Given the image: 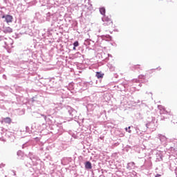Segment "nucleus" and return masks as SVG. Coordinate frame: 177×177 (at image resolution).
Wrapping results in <instances>:
<instances>
[{
	"label": "nucleus",
	"instance_id": "1",
	"mask_svg": "<svg viewBox=\"0 0 177 177\" xmlns=\"http://www.w3.org/2000/svg\"><path fill=\"white\" fill-rule=\"evenodd\" d=\"M63 110L68 113L70 118H75V117H77V111L73 107L66 105L63 107Z\"/></svg>",
	"mask_w": 177,
	"mask_h": 177
},
{
	"label": "nucleus",
	"instance_id": "2",
	"mask_svg": "<svg viewBox=\"0 0 177 177\" xmlns=\"http://www.w3.org/2000/svg\"><path fill=\"white\" fill-rule=\"evenodd\" d=\"M5 39L4 41V48L6 49H12L13 48V39L12 38L6 39L2 36H0V40Z\"/></svg>",
	"mask_w": 177,
	"mask_h": 177
},
{
	"label": "nucleus",
	"instance_id": "3",
	"mask_svg": "<svg viewBox=\"0 0 177 177\" xmlns=\"http://www.w3.org/2000/svg\"><path fill=\"white\" fill-rule=\"evenodd\" d=\"M46 21H50L51 22V27H53L55 26V23L57 21V17H56V15L51 14L50 12H48L46 14Z\"/></svg>",
	"mask_w": 177,
	"mask_h": 177
},
{
	"label": "nucleus",
	"instance_id": "4",
	"mask_svg": "<svg viewBox=\"0 0 177 177\" xmlns=\"http://www.w3.org/2000/svg\"><path fill=\"white\" fill-rule=\"evenodd\" d=\"M9 131H6V129L3 127H0V140H5V136L6 138H8L9 135Z\"/></svg>",
	"mask_w": 177,
	"mask_h": 177
},
{
	"label": "nucleus",
	"instance_id": "5",
	"mask_svg": "<svg viewBox=\"0 0 177 177\" xmlns=\"http://www.w3.org/2000/svg\"><path fill=\"white\" fill-rule=\"evenodd\" d=\"M35 19L38 21V23H45V18L42 17L39 12L35 13Z\"/></svg>",
	"mask_w": 177,
	"mask_h": 177
},
{
	"label": "nucleus",
	"instance_id": "6",
	"mask_svg": "<svg viewBox=\"0 0 177 177\" xmlns=\"http://www.w3.org/2000/svg\"><path fill=\"white\" fill-rule=\"evenodd\" d=\"M102 20V21H105V23H104V26H110V24H113V21H111V19L106 15H104Z\"/></svg>",
	"mask_w": 177,
	"mask_h": 177
},
{
	"label": "nucleus",
	"instance_id": "7",
	"mask_svg": "<svg viewBox=\"0 0 177 177\" xmlns=\"http://www.w3.org/2000/svg\"><path fill=\"white\" fill-rule=\"evenodd\" d=\"M118 88L119 91L122 92V91H126L127 90V88H128V84H127V82L124 81L122 83L119 84L118 85Z\"/></svg>",
	"mask_w": 177,
	"mask_h": 177
},
{
	"label": "nucleus",
	"instance_id": "8",
	"mask_svg": "<svg viewBox=\"0 0 177 177\" xmlns=\"http://www.w3.org/2000/svg\"><path fill=\"white\" fill-rule=\"evenodd\" d=\"M51 31H52V29H50V28H49L47 30V31H46V29H44L42 32H41L42 37H44V38H48V37H50Z\"/></svg>",
	"mask_w": 177,
	"mask_h": 177
},
{
	"label": "nucleus",
	"instance_id": "9",
	"mask_svg": "<svg viewBox=\"0 0 177 177\" xmlns=\"http://www.w3.org/2000/svg\"><path fill=\"white\" fill-rule=\"evenodd\" d=\"M71 161H73V158L71 157L64 158L63 159H62L61 163L62 164V165H67L70 164Z\"/></svg>",
	"mask_w": 177,
	"mask_h": 177
},
{
	"label": "nucleus",
	"instance_id": "10",
	"mask_svg": "<svg viewBox=\"0 0 177 177\" xmlns=\"http://www.w3.org/2000/svg\"><path fill=\"white\" fill-rule=\"evenodd\" d=\"M126 168L128 171H132V169H136V165L134 162H130L127 163Z\"/></svg>",
	"mask_w": 177,
	"mask_h": 177
},
{
	"label": "nucleus",
	"instance_id": "11",
	"mask_svg": "<svg viewBox=\"0 0 177 177\" xmlns=\"http://www.w3.org/2000/svg\"><path fill=\"white\" fill-rule=\"evenodd\" d=\"M2 19H5L6 23H12L13 17L12 15H6L2 17Z\"/></svg>",
	"mask_w": 177,
	"mask_h": 177
},
{
	"label": "nucleus",
	"instance_id": "12",
	"mask_svg": "<svg viewBox=\"0 0 177 177\" xmlns=\"http://www.w3.org/2000/svg\"><path fill=\"white\" fill-rule=\"evenodd\" d=\"M98 39H102L104 41H111V36L109 35H101L98 37Z\"/></svg>",
	"mask_w": 177,
	"mask_h": 177
},
{
	"label": "nucleus",
	"instance_id": "13",
	"mask_svg": "<svg viewBox=\"0 0 177 177\" xmlns=\"http://www.w3.org/2000/svg\"><path fill=\"white\" fill-rule=\"evenodd\" d=\"M158 139H159L161 142V143H167V137L162 134H158Z\"/></svg>",
	"mask_w": 177,
	"mask_h": 177
},
{
	"label": "nucleus",
	"instance_id": "14",
	"mask_svg": "<svg viewBox=\"0 0 177 177\" xmlns=\"http://www.w3.org/2000/svg\"><path fill=\"white\" fill-rule=\"evenodd\" d=\"M2 31L4 34H10L11 32H13V29L10 27H3Z\"/></svg>",
	"mask_w": 177,
	"mask_h": 177
},
{
	"label": "nucleus",
	"instance_id": "15",
	"mask_svg": "<svg viewBox=\"0 0 177 177\" xmlns=\"http://www.w3.org/2000/svg\"><path fill=\"white\" fill-rule=\"evenodd\" d=\"M158 108L160 110V114H168V111L165 110V107L162 106V105L158 106Z\"/></svg>",
	"mask_w": 177,
	"mask_h": 177
},
{
	"label": "nucleus",
	"instance_id": "16",
	"mask_svg": "<svg viewBox=\"0 0 177 177\" xmlns=\"http://www.w3.org/2000/svg\"><path fill=\"white\" fill-rule=\"evenodd\" d=\"M3 122L5 124H12V118L7 117V118H3V120H1V124H3Z\"/></svg>",
	"mask_w": 177,
	"mask_h": 177
},
{
	"label": "nucleus",
	"instance_id": "17",
	"mask_svg": "<svg viewBox=\"0 0 177 177\" xmlns=\"http://www.w3.org/2000/svg\"><path fill=\"white\" fill-rule=\"evenodd\" d=\"M28 157H29L30 160L32 161V160H38V157L37 156L34 155L33 153L29 152L28 154Z\"/></svg>",
	"mask_w": 177,
	"mask_h": 177
},
{
	"label": "nucleus",
	"instance_id": "18",
	"mask_svg": "<svg viewBox=\"0 0 177 177\" xmlns=\"http://www.w3.org/2000/svg\"><path fill=\"white\" fill-rule=\"evenodd\" d=\"M84 167H85L86 169H92V163H91L90 161H86L84 163Z\"/></svg>",
	"mask_w": 177,
	"mask_h": 177
},
{
	"label": "nucleus",
	"instance_id": "19",
	"mask_svg": "<svg viewBox=\"0 0 177 177\" xmlns=\"http://www.w3.org/2000/svg\"><path fill=\"white\" fill-rule=\"evenodd\" d=\"M104 74H103L102 72H96L95 77L98 78V80H100L101 78H103Z\"/></svg>",
	"mask_w": 177,
	"mask_h": 177
},
{
	"label": "nucleus",
	"instance_id": "20",
	"mask_svg": "<svg viewBox=\"0 0 177 177\" xmlns=\"http://www.w3.org/2000/svg\"><path fill=\"white\" fill-rule=\"evenodd\" d=\"M153 125H154V122L151 121L146 124V127L151 129V128H153Z\"/></svg>",
	"mask_w": 177,
	"mask_h": 177
},
{
	"label": "nucleus",
	"instance_id": "21",
	"mask_svg": "<svg viewBox=\"0 0 177 177\" xmlns=\"http://www.w3.org/2000/svg\"><path fill=\"white\" fill-rule=\"evenodd\" d=\"M157 161H162V154L161 153H156Z\"/></svg>",
	"mask_w": 177,
	"mask_h": 177
},
{
	"label": "nucleus",
	"instance_id": "22",
	"mask_svg": "<svg viewBox=\"0 0 177 177\" xmlns=\"http://www.w3.org/2000/svg\"><path fill=\"white\" fill-rule=\"evenodd\" d=\"M100 13L102 15V16L106 15V8L104 7L100 8Z\"/></svg>",
	"mask_w": 177,
	"mask_h": 177
},
{
	"label": "nucleus",
	"instance_id": "23",
	"mask_svg": "<svg viewBox=\"0 0 177 177\" xmlns=\"http://www.w3.org/2000/svg\"><path fill=\"white\" fill-rule=\"evenodd\" d=\"M169 151H170V153H171V156H174V154L175 153V151H176V149L171 147L169 148Z\"/></svg>",
	"mask_w": 177,
	"mask_h": 177
},
{
	"label": "nucleus",
	"instance_id": "24",
	"mask_svg": "<svg viewBox=\"0 0 177 177\" xmlns=\"http://www.w3.org/2000/svg\"><path fill=\"white\" fill-rule=\"evenodd\" d=\"M58 132V135H62V133H63V132H64V129H63V127H58L57 129Z\"/></svg>",
	"mask_w": 177,
	"mask_h": 177
},
{
	"label": "nucleus",
	"instance_id": "25",
	"mask_svg": "<svg viewBox=\"0 0 177 177\" xmlns=\"http://www.w3.org/2000/svg\"><path fill=\"white\" fill-rule=\"evenodd\" d=\"M24 154V153L21 151H18L17 153V156H18V157H23Z\"/></svg>",
	"mask_w": 177,
	"mask_h": 177
},
{
	"label": "nucleus",
	"instance_id": "26",
	"mask_svg": "<svg viewBox=\"0 0 177 177\" xmlns=\"http://www.w3.org/2000/svg\"><path fill=\"white\" fill-rule=\"evenodd\" d=\"M81 56H82V55L80 52L75 54V57H81Z\"/></svg>",
	"mask_w": 177,
	"mask_h": 177
},
{
	"label": "nucleus",
	"instance_id": "27",
	"mask_svg": "<svg viewBox=\"0 0 177 177\" xmlns=\"http://www.w3.org/2000/svg\"><path fill=\"white\" fill-rule=\"evenodd\" d=\"M73 46L75 47H77V46H80V43L78 42V41H76L73 43Z\"/></svg>",
	"mask_w": 177,
	"mask_h": 177
},
{
	"label": "nucleus",
	"instance_id": "28",
	"mask_svg": "<svg viewBox=\"0 0 177 177\" xmlns=\"http://www.w3.org/2000/svg\"><path fill=\"white\" fill-rule=\"evenodd\" d=\"M125 131H126L127 132H129V133H131V132H132V131H131V127H126V128H125Z\"/></svg>",
	"mask_w": 177,
	"mask_h": 177
},
{
	"label": "nucleus",
	"instance_id": "29",
	"mask_svg": "<svg viewBox=\"0 0 177 177\" xmlns=\"http://www.w3.org/2000/svg\"><path fill=\"white\" fill-rule=\"evenodd\" d=\"M132 176H136L138 175V173L135 171H132V172L130 173Z\"/></svg>",
	"mask_w": 177,
	"mask_h": 177
},
{
	"label": "nucleus",
	"instance_id": "30",
	"mask_svg": "<svg viewBox=\"0 0 177 177\" xmlns=\"http://www.w3.org/2000/svg\"><path fill=\"white\" fill-rule=\"evenodd\" d=\"M56 2H64V1H66V2H70V0H55Z\"/></svg>",
	"mask_w": 177,
	"mask_h": 177
},
{
	"label": "nucleus",
	"instance_id": "31",
	"mask_svg": "<svg viewBox=\"0 0 177 177\" xmlns=\"http://www.w3.org/2000/svg\"><path fill=\"white\" fill-rule=\"evenodd\" d=\"M26 147H28V143H25L22 145V149H26Z\"/></svg>",
	"mask_w": 177,
	"mask_h": 177
},
{
	"label": "nucleus",
	"instance_id": "32",
	"mask_svg": "<svg viewBox=\"0 0 177 177\" xmlns=\"http://www.w3.org/2000/svg\"><path fill=\"white\" fill-rule=\"evenodd\" d=\"M138 78H139L140 80H145V75H140L138 76Z\"/></svg>",
	"mask_w": 177,
	"mask_h": 177
},
{
	"label": "nucleus",
	"instance_id": "33",
	"mask_svg": "<svg viewBox=\"0 0 177 177\" xmlns=\"http://www.w3.org/2000/svg\"><path fill=\"white\" fill-rule=\"evenodd\" d=\"M132 82H133V84H135V82H136V83H138V82H139V80H138V79H133V80H132Z\"/></svg>",
	"mask_w": 177,
	"mask_h": 177
},
{
	"label": "nucleus",
	"instance_id": "34",
	"mask_svg": "<svg viewBox=\"0 0 177 177\" xmlns=\"http://www.w3.org/2000/svg\"><path fill=\"white\" fill-rule=\"evenodd\" d=\"M80 1V3L82 5H84L85 3V2H86V0H79Z\"/></svg>",
	"mask_w": 177,
	"mask_h": 177
},
{
	"label": "nucleus",
	"instance_id": "35",
	"mask_svg": "<svg viewBox=\"0 0 177 177\" xmlns=\"http://www.w3.org/2000/svg\"><path fill=\"white\" fill-rule=\"evenodd\" d=\"M5 71V69H3L2 67H0V74H2Z\"/></svg>",
	"mask_w": 177,
	"mask_h": 177
},
{
	"label": "nucleus",
	"instance_id": "36",
	"mask_svg": "<svg viewBox=\"0 0 177 177\" xmlns=\"http://www.w3.org/2000/svg\"><path fill=\"white\" fill-rule=\"evenodd\" d=\"M41 117H44L45 121H46V118H47L46 115H45L44 114H41Z\"/></svg>",
	"mask_w": 177,
	"mask_h": 177
},
{
	"label": "nucleus",
	"instance_id": "37",
	"mask_svg": "<svg viewBox=\"0 0 177 177\" xmlns=\"http://www.w3.org/2000/svg\"><path fill=\"white\" fill-rule=\"evenodd\" d=\"M26 132H30V127H26Z\"/></svg>",
	"mask_w": 177,
	"mask_h": 177
},
{
	"label": "nucleus",
	"instance_id": "38",
	"mask_svg": "<svg viewBox=\"0 0 177 177\" xmlns=\"http://www.w3.org/2000/svg\"><path fill=\"white\" fill-rule=\"evenodd\" d=\"M3 167H5V164L3 163L0 164V168H3Z\"/></svg>",
	"mask_w": 177,
	"mask_h": 177
},
{
	"label": "nucleus",
	"instance_id": "39",
	"mask_svg": "<svg viewBox=\"0 0 177 177\" xmlns=\"http://www.w3.org/2000/svg\"><path fill=\"white\" fill-rule=\"evenodd\" d=\"M136 133L139 135V128H136Z\"/></svg>",
	"mask_w": 177,
	"mask_h": 177
},
{
	"label": "nucleus",
	"instance_id": "40",
	"mask_svg": "<svg viewBox=\"0 0 177 177\" xmlns=\"http://www.w3.org/2000/svg\"><path fill=\"white\" fill-rule=\"evenodd\" d=\"M35 99H37V97H33L32 98V102H35Z\"/></svg>",
	"mask_w": 177,
	"mask_h": 177
},
{
	"label": "nucleus",
	"instance_id": "41",
	"mask_svg": "<svg viewBox=\"0 0 177 177\" xmlns=\"http://www.w3.org/2000/svg\"><path fill=\"white\" fill-rule=\"evenodd\" d=\"M3 80H6V75H3Z\"/></svg>",
	"mask_w": 177,
	"mask_h": 177
},
{
	"label": "nucleus",
	"instance_id": "42",
	"mask_svg": "<svg viewBox=\"0 0 177 177\" xmlns=\"http://www.w3.org/2000/svg\"><path fill=\"white\" fill-rule=\"evenodd\" d=\"M160 176H161V174H156V175L155 176V177H160Z\"/></svg>",
	"mask_w": 177,
	"mask_h": 177
},
{
	"label": "nucleus",
	"instance_id": "43",
	"mask_svg": "<svg viewBox=\"0 0 177 177\" xmlns=\"http://www.w3.org/2000/svg\"><path fill=\"white\" fill-rule=\"evenodd\" d=\"M76 48H77V47H75V46H73V50H76V49H77Z\"/></svg>",
	"mask_w": 177,
	"mask_h": 177
},
{
	"label": "nucleus",
	"instance_id": "44",
	"mask_svg": "<svg viewBox=\"0 0 177 177\" xmlns=\"http://www.w3.org/2000/svg\"><path fill=\"white\" fill-rule=\"evenodd\" d=\"M138 67H139V65H136V66H134V68H138Z\"/></svg>",
	"mask_w": 177,
	"mask_h": 177
},
{
	"label": "nucleus",
	"instance_id": "45",
	"mask_svg": "<svg viewBox=\"0 0 177 177\" xmlns=\"http://www.w3.org/2000/svg\"><path fill=\"white\" fill-rule=\"evenodd\" d=\"M12 173L14 174V176H16V172H15V171H12Z\"/></svg>",
	"mask_w": 177,
	"mask_h": 177
},
{
	"label": "nucleus",
	"instance_id": "46",
	"mask_svg": "<svg viewBox=\"0 0 177 177\" xmlns=\"http://www.w3.org/2000/svg\"><path fill=\"white\" fill-rule=\"evenodd\" d=\"M110 70H111V71H113L114 68H111Z\"/></svg>",
	"mask_w": 177,
	"mask_h": 177
},
{
	"label": "nucleus",
	"instance_id": "47",
	"mask_svg": "<svg viewBox=\"0 0 177 177\" xmlns=\"http://www.w3.org/2000/svg\"><path fill=\"white\" fill-rule=\"evenodd\" d=\"M175 162H177V158L174 159Z\"/></svg>",
	"mask_w": 177,
	"mask_h": 177
},
{
	"label": "nucleus",
	"instance_id": "48",
	"mask_svg": "<svg viewBox=\"0 0 177 177\" xmlns=\"http://www.w3.org/2000/svg\"><path fill=\"white\" fill-rule=\"evenodd\" d=\"M172 177H177V174L176 173V174L174 176H173Z\"/></svg>",
	"mask_w": 177,
	"mask_h": 177
},
{
	"label": "nucleus",
	"instance_id": "49",
	"mask_svg": "<svg viewBox=\"0 0 177 177\" xmlns=\"http://www.w3.org/2000/svg\"><path fill=\"white\" fill-rule=\"evenodd\" d=\"M100 139H101V140H103V137H100Z\"/></svg>",
	"mask_w": 177,
	"mask_h": 177
},
{
	"label": "nucleus",
	"instance_id": "50",
	"mask_svg": "<svg viewBox=\"0 0 177 177\" xmlns=\"http://www.w3.org/2000/svg\"><path fill=\"white\" fill-rule=\"evenodd\" d=\"M175 172L177 174V167L176 168Z\"/></svg>",
	"mask_w": 177,
	"mask_h": 177
},
{
	"label": "nucleus",
	"instance_id": "51",
	"mask_svg": "<svg viewBox=\"0 0 177 177\" xmlns=\"http://www.w3.org/2000/svg\"><path fill=\"white\" fill-rule=\"evenodd\" d=\"M108 56H109V57H111V55H110V54H108Z\"/></svg>",
	"mask_w": 177,
	"mask_h": 177
},
{
	"label": "nucleus",
	"instance_id": "52",
	"mask_svg": "<svg viewBox=\"0 0 177 177\" xmlns=\"http://www.w3.org/2000/svg\"><path fill=\"white\" fill-rule=\"evenodd\" d=\"M139 86H142V84H139Z\"/></svg>",
	"mask_w": 177,
	"mask_h": 177
},
{
	"label": "nucleus",
	"instance_id": "53",
	"mask_svg": "<svg viewBox=\"0 0 177 177\" xmlns=\"http://www.w3.org/2000/svg\"><path fill=\"white\" fill-rule=\"evenodd\" d=\"M88 42V40L85 41V44H86Z\"/></svg>",
	"mask_w": 177,
	"mask_h": 177
}]
</instances>
